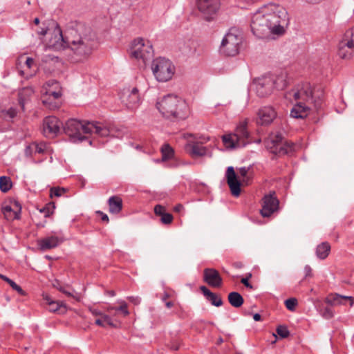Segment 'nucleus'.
<instances>
[{
    "instance_id": "obj_51",
    "label": "nucleus",
    "mask_w": 354,
    "mask_h": 354,
    "mask_svg": "<svg viewBox=\"0 0 354 354\" xmlns=\"http://www.w3.org/2000/svg\"><path fill=\"white\" fill-rule=\"evenodd\" d=\"M43 299L46 301V303L49 306L50 304L51 301H53L54 300L52 299V298L48 295H44Z\"/></svg>"
},
{
    "instance_id": "obj_49",
    "label": "nucleus",
    "mask_w": 354,
    "mask_h": 354,
    "mask_svg": "<svg viewBox=\"0 0 354 354\" xmlns=\"http://www.w3.org/2000/svg\"><path fill=\"white\" fill-rule=\"evenodd\" d=\"M241 282L247 288H249L250 289L253 288L252 285L248 281V279L247 278H243L241 280Z\"/></svg>"
},
{
    "instance_id": "obj_11",
    "label": "nucleus",
    "mask_w": 354,
    "mask_h": 354,
    "mask_svg": "<svg viewBox=\"0 0 354 354\" xmlns=\"http://www.w3.org/2000/svg\"><path fill=\"white\" fill-rule=\"evenodd\" d=\"M131 55L134 58L137 59H142L143 62L145 63L153 55L152 45L149 41L145 44L142 39H136L132 44Z\"/></svg>"
},
{
    "instance_id": "obj_57",
    "label": "nucleus",
    "mask_w": 354,
    "mask_h": 354,
    "mask_svg": "<svg viewBox=\"0 0 354 354\" xmlns=\"http://www.w3.org/2000/svg\"><path fill=\"white\" fill-rule=\"evenodd\" d=\"M0 278L2 279L3 281H6L8 283H9L10 281H11L10 279L3 274H0Z\"/></svg>"
},
{
    "instance_id": "obj_21",
    "label": "nucleus",
    "mask_w": 354,
    "mask_h": 354,
    "mask_svg": "<svg viewBox=\"0 0 354 354\" xmlns=\"http://www.w3.org/2000/svg\"><path fill=\"white\" fill-rule=\"evenodd\" d=\"M346 301H350V306L354 304V298L351 296H344L337 293H331L326 298V303L329 305H344Z\"/></svg>"
},
{
    "instance_id": "obj_10",
    "label": "nucleus",
    "mask_w": 354,
    "mask_h": 354,
    "mask_svg": "<svg viewBox=\"0 0 354 354\" xmlns=\"http://www.w3.org/2000/svg\"><path fill=\"white\" fill-rule=\"evenodd\" d=\"M153 75L158 82H167L175 73V67L171 62L164 57L154 59L151 64Z\"/></svg>"
},
{
    "instance_id": "obj_18",
    "label": "nucleus",
    "mask_w": 354,
    "mask_h": 354,
    "mask_svg": "<svg viewBox=\"0 0 354 354\" xmlns=\"http://www.w3.org/2000/svg\"><path fill=\"white\" fill-rule=\"evenodd\" d=\"M203 280L209 286L214 288H220L223 284L222 277L214 268H205L203 270Z\"/></svg>"
},
{
    "instance_id": "obj_22",
    "label": "nucleus",
    "mask_w": 354,
    "mask_h": 354,
    "mask_svg": "<svg viewBox=\"0 0 354 354\" xmlns=\"http://www.w3.org/2000/svg\"><path fill=\"white\" fill-rule=\"evenodd\" d=\"M186 150L192 157H202L207 154V149L198 142L188 143L186 145Z\"/></svg>"
},
{
    "instance_id": "obj_28",
    "label": "nucleus",
    "mask_w": 354,
    "mask_h": 354,
    "mask_svg": "<svg viewBox=\"0 0 354 354\" xmlns=\"http://www.w3.org/2000/svg\"><path fill=\"white\" fill-rule=\"evenodd\" d=\"M274 82V89L283 90L287 86L286 75H280L279 76L270 75Z\"/></svg>"
},
{
    "instance_id": "obj_27",
    "label": "nucleus",
    "mask_w": 354,
    "mask_h": 354,
    "mask_svg": "<svg viewBox=\"0 0 354 354\" xmlns=\"http://www.w3.org/2000/svg\"><path fill=\"white\" fill-rule=\"evenodd\" d=\"M21 207L17 211H13L11 206L6 205L2 208V213L7 220L19 219Z\"/></svg>"
},
{
    "instance_id": "obj_38",
    "label": "nucleus",
    "mask_w": 354,
    "mask_h": 354,
    "mask_svg": "<svg viewBox=\"0 0 354 354\" xmlns=\"http://www.w3.org/2000/svg\"><path fill=\"white\" fill-rule=\"evenodd\" d=\"M160 221L163 224H170L173 221V216L171 214L166 212L161 216Z\"/></svg>"
},
{
    "instance_id": "obj_30",
    "label": "nucleus",
    "mask_w": 354,
    "mask_h": 354,
    "mask_svg": "<svg viewBox=\"0 0 354 354\" xmlns=\"http://www.w3.org/2000/svg\"><path fill=\"white\" fill-rule=\"evenodd\" d=\"M12 183L10 177L3 176L0 177V189L2 192H8L12 187Z\"/></svg>"
},
{
    "instance_id": "obj_64",
    "label": "nucleus",
    "mask_w": 354,
    "mask_h": 354,
    "mask_svg": "<svg viewBox=\"0 0 354 354\" xmlns=\"http://www.w3.org/2000/svg\"><path fill=\"white\" fill-rule=\"evenodd\" d=\"M34 23L36 24V25H38L39 24V18H35L34 19Z\"/></svg>"
},
{
    "instance_id": "obj_3",
    "label": "nucleus",
    "mask_w": 354,
    "mask_h": 354,
    "mask_svg": "<svg viewBox=\"0 0 354 354\" xmlns=\"http://www.w3.org/2000/svg\"><path fill=\"white\" fill-rule=\"evenodd\" d=\"M286 97L292 98L295 101V104L290 110V116L297 119H304L310 115L312 110L306 104L308 101H311L314 104V107L317 113L322 109L323 104V93L314 99L313 95V89L308 82H304L298 84L293 89L286 94Z\"/></svg>"
},
{
    "instance_id": "obj_39",
    "label": "nucleus",
    "mask_w": 354,
    "mask_h": 354,
    "mask_svg": "<svg viewBox=\"0 0 354 354\" xmlns=\"http://www.w3.org/2000/svg\"><path fill=\"white\" fill-rule=\"evenodd\" d=\"M154 213L156 216L161 217L164 214L166 213V208L162 205H156L154 207Z\"/></svg>"
},
{
    "instance_id": "obj_48",
    "label": "nucleus",
    "mask_w": 354,
    "mask_h": 354,
    "mask_svg": "<svg viewBox=\"0 0 354 354\" xmlns=\"http://www.w3.org/2000/svg\"><path fill=\"white\" fill-rule=\"evenodd\" d=\"M305 277H310L312 274V268L310 266L306 265L304 268Z\"/></svg>"
},
{
    "instance_id": "obj_19",
    "label": "nucleus",
    "mask_w": 354,
    "mask_h": 354,
    "mask_svg": "<svg viewBox=\"0 0 354 354\" xmlns=\"http://www.w3.org/2000/svg\"><path fill=\"white\" fill-rule=\"evenodd\" d=\"M257 122L261 125L270 124L277 116L275 110L272 106H264L258 112Z\"/></svg>"
},
{
    "instance_id": "obj_50",
    "label": "nucleus",
    "mask_w": 354,
    "mask_h": 354,
    "mask_svg": "<svg viewBox=\"0 0 354 354\" xmlns=\"http://www.w3.org/2000/svg\"><path fill=\"white\" fill-rule=\"evenodd\" d=\"M33 63H34V59L32 58H31V57L26 58L25 64L28 68H31Z\"/></svg>"
},
{
    "instance_id": "obj_16",
    "label": "nucleus",
    "mask_w": 354,
    "mask_h": 354,
    "mask_svg": "<svg viewBox=\"0 0 354 354\" xmlns=\"http://www.w3.org/2000/svg\"><path fill=\"white\" fill-rule=\"evenodd\" d=\"M254 84L256 93L261 97L268 96L274 90V82L270 76H265L258 79Z\"/></svg>"
},
{
    "instance_id": "obj_59",
    "label": "nucleus",
    "mask_w": 354,
    "mask_h": 354,
    "mask_svg": "<svg viewBox=\"0 0 354 354\" xmlns=\"http://www.w3.org/2000/svg\"><path fill=\"white\" fill-rule=\"evenodd\" d=\"M304 1L309 3L315 4V3H319L322 0H304Z\"/></svg>"
},
{
    "instance_id": "obj_52",
    "label": "nucleus",
    "mask_w": 354,
    "mask_h": 354,
    "mask_svg": "<svg viewBox=\"0 0 354 354\" xmlns=\"http://www.w3.org/2000/svg\"><path fill=\"white\" fill-rule=\"evenodd\" d=\"M90 311L95 316H100L101 317L103 314L102 312H100L97 309H95V308H91Z\"/></svg>"
},
{
    "instance_id": "obj_62",
    "label": "nucleus",
    "mask_w": 354,
    "mask_h": 354,
    "mask_svg": "<svg viewBox=\"0 0 354 354\" xmlns=\"http://www.w3.org/2000/svg\"><path fill=\"white\" fill-rule=\"evenodd\" d=\"M170 297V295L167 292H165L162 297V301H166V299H167L169 297Z\"/></svg>"
},
{
    "instance_id": "obj_15",
    "label": "nucleus",
    "mask_w": 354,
    "mask_h": 354,
    "mask_svg": "<svg viewBox=\"0 0 354 354\" xmlns=\"http://www.w3.org/2000/svg\"><path fill=\"white\" fill-rule=\"evenodd\" d=\"M279 201L275 196V192H272L263 198L262 209L261 214L263 217H269L279 208Z\"/></svg>"
},
{
    "instance_id": "obj_45",
    "label": "nucleus",
    "mask_w": 354,
    "mask_h": 354,
    "mask_svg": "<svg viewBox=\"0 0 354 354\" xmlns=\"http://www.w3.org/2000/svg\"><path fill=\"white\" fill-rule=\"evenodd\" d=\"M17 114V111L15 108H10L6 111V115L9 117V118L12 119L16 117Z\"/></svg>"
},
{
    "instance_id": "obj_26",
    "label": "nucleus",
    "mask_w": 354,
    "mask_h": 354,
    "mask_svg": "<svg viewBox=\"0 0 354 354\" xmlns=\"http://www.w3.org/2000/svg\"><path fill=\"white\" fill-rule=\"evenodd\" d=\"M330 252V245L328 242H322L316 248V255L320 259H325Z\"/></svg>"
},
{
    "instance_id": "obj_46",
    "label": "nucleus",
    "mask_w": 354,
    "mask_h": 354,
    "mask_svg": "<svg viewBox=\"0 0 354 354\" xmlns=\"http://www.w3.org/2000/svg\"><path fill=\"white\" fill-rule=\"evenodd\" d=\"M127 299L130 302L133 304L134 305H138L140 303V300H141L140 298L139 297H138V296H136V297H134V296L128 297Z\"/></svg>"
},
{
    "instance_id": "obj_33",
    "label": "nucleus",
    "mask_w": 354,
    "mask_h": 354,
    "mask_svg": "<svg viewBox=\"0 0 354 354\" xmlns=\"http://www.w3.org/2000/svg\"><path fill=\"white\" fill-rule=\"evenodd\" d=\"M120 304H121L119 307H110L108 308V311H110L111 310H115L116 311H121L124 315H128L129 314V310H127V304L125 301H120Z\"/></svg>"
},
{
    "instance_id": "obj_58",
    "label": "nucleus",
    "mask_w": 354,
    "mask_h": 354,
    "mask_svg": "<svg viewBox=\"0 0 354 354\" xmlns=\"http://www.w3.org/2000/svg\"><path fill=\"white\" fill-rule=\"evenodd\" d=\"M44 150L41 147H39V145H37L36 147V152L38 153H44Z\"/></svg>"
},
{
    "instance_id": "obj_13",
    "label": "nucleus",
    "mask_w": 354,
    "mask_h": 354,
    "mask_svg": "<svg viewBox=\"0 0 354 354\" xmlns=\"http://www.w3.org/2000/svg\"><path fill=\"white\" fill-rule=\"evenodd\" d=\"M219 6V0H197L198 8L207 21L213 19Z\"/></svg>"
},
{
    "instance_id": "obj_53",
    "label": "nucleus",
    "mask_w": 354,
    "mask_h": 354,
    "mask_svg": "<svg viewBox=\"0 0 354 354\" xmlns=\"http://www.w3.org/2000/svg\"><path fill=\"white\" fill-rule=\"evenodd\" d=\"M19 102L20 106H21V109L24 110V101L22 99V93H20L19 95Z\"/></svg>"
},
{
    "instance_id": "obj_4",
    "label": "nucleus",
    "mask_w": 354,
    "mask_h": 354,
    "mask_svg": "<svg viewBox=\"0 0 354 354\" xmlns=\"http://www.w3.org/2000/svg\"><path fill=\"white\" fill-rule=\"evenodd\" d=\"M63 129L64 133L69 137L70 141L74 143L87 140L88 136L83 134L95 133L100 137H107L110 134V130L107 127L99 122L88 120L70 119L63 125Z\"/></svg>"
},
{
    "instance_id": "obj_23",
    "label": "nucleus",
    "mask_w": 354,
    "mask_h": 354,
    "mask_svg": "<svg viewBox=\"0 0 354 354\" xmlns=\"http://www.w3.org/2000/svg\"><path fill=\"white\" fill-rule=\"evenodd\" d=\"M200 290L203 292L206 299L211 303L212 305L219 307L223 305V300L218 295L212 292L206 286H202Z\"/></svg>"
},
{
    "instance_id": "obj_36",
    "label": "nucleus",
    "mask_w": 354,
    "mask_h": 354,
    "mask_svg": "<svg viewBox=\"0 0 354 354\" xmlns=\"http://www.w3.org/2000/svg\"><path fill=\"white\" fill-rule=\"evenodd\" d=\"M64 193H66V189L64 188L53 187L50 189V196L51 198H53L54 196L59 197Z\"/></svg>"
},
{
    "instance_id": "obj_35",
    "label": "nucleus",
    "mask_w": 354,
    "mask_h": 354,
    "mask_svg": "<svg viewBox=\"0 0 354 354\" xmlns=\"http://www.w3.org/2000/svg\"><path fill=\"white\" fill-rule=\"evenodd\" d=\"M297 300L295 298H289L285 301V306L288 310L294 311L297 306Z\"/></svg>"
},
{
    "instance_id": "obj_37",
    "label": "nucleus",
    "mask_w": 354,
    "mask_h": 354,
    "mask_svg": "<svg viewBox=\"0 0 354 354\" xmlns=\"http://www.w3.org/2000/svg\"><path fill=\"white\" fill-rule=\"evenodd\" d=\"M53 286L55 288H56L57 290H59L60 292H62V293L68 295V296H71L72 294L68 292L66 288L65 287H64L63 286H62L59 283V281L56 280L53 283Z\"/></svg>"
},
{
    "instance_id": "obj_29",
    "label": "nucleus",
    "mask_w": 354,
    "mask_h": 354,
    "mask_svg": "<svg viewBox=\"0 0 354 354\" xmlns=\"http://www.w3.org/2000/svg\"><path fill=\"white\" fill-rule=\"evenodd\" d=\"M48 310L50 312L57 313L59 314H64L66 310V306L62 301H53L48 306Z\"/></svg>"
},
{
    "instance_id": "obj_1",
    "label": "nucleus",
    "mask_w": 354,
    "mask_h": 354,
    "mask_svg": "<svg viewBox=\"0 0 354 354\" xmlns=\"http://www.w3.org/2000/svg\"><path fill=\"white\" fill-rule=\"evenodd\" d=\"M53 35L49 41V46L55 50L68 48L71 52V59L75 62L86 60L97 48L95 32L89 26L81 21L68 22L64 36L57 24Z\"/></svg>"
},
{
    "instance_id": "obj_55",
    "label": "nucleus",
    "mask_w": 354,
    "mask_h": 354,
    "mask_svg": "<svg viewBox=\"0 0 354 354\" xmlns=\"http://www.w3.org/2000/svg\"><path fill=\"white\" fill-rule=\"evenodd\" d=\"M183 209V206L181 204L176 205L174 209L176 212H180Z\"/></svg>"
},
{
    "instance_id": "obj_20",
    "label": "nucleus",
    "mask_w": 354,
    "mask_h": 354,
    "mask_svg": "<svg viewBox=\"0 0 354 354\" xmlns=\"http://www.w3.org/2000/svg\"><path fill=\"white\" fill-rule=\"evenodd\" d=\"M63 239L56 236H47L37 240V245L41 251H46L57 247Z\"/></svg>"
},
{
    "instance_id": "obj_9",
    "label": "nucleus",
    "mask_w": 354,
    "mask_h": 354,
    "mask_svg": "<svg viewBox=\"0 0 354 354\" xmlns=\"http://www.w3.org/2000/svg\"><path fill=\"white\" fill-rule=\"evenodd\" d=\"M249 171L248 167H241L239 169V174L242 178L241 180L238 179V176L235 173L233 167L230 166L227 168L225 172V178L227 183L230 187L232 194L234 196H239L241 193V186L242 184H248L250 178L248 176Z\"/></svg>"
},
{
    "instance_id": "obj_40",
    "label": "nucleus",
    "mask_w": 354,
    "mask_h": 354,
    "mask_svg": "<svg viewBox=\"0 0 354 354\" xmlns=\"http://www.w3.org/2000/svg\"><path fill=\"white\" fill-rule=\"evenodd\" d=\"M8 284L12 287V288L13 290H16L19 295H26L25 291L21 288V286L17 285L12 279H11V281H10V283Z\"/></svg>"
},
{
    "instance_id": "obj_43",
    "label": "nucleus",
    "mask_w": 354,
    "mask_h": 354,
    "mask_svg": "<svg viewBox=\"0 0 354 354\" xmlns=\"http://www.w3.org/2000/svg\"><path fill=\"white\" fill-rule=\"evenodd\" d=\"M46 85L50 88L57 89L59 88V82L55 80H50L46 82Z\"/></svg>"
},
{
    "instance_id": "obj_44",
    "label": "nucleus",
    "mask_w": 354,
    "mask_h": 354,
    "mask_svg": "<svg viewBox=\"0 0 354 354\" xmlns=\"http://www.w3.org/2000/svg\"><path fill=\"white\" fill-rule=\"evenodd\" d=\"M101 318L103 321V323H106L108 325H109L110 326H112V327H114L115 325L113 323L112 320H111V318L110 317V316L107 315H105V314H102V315L101 316Z\"/></svg>"
},
{
    "instance_id": "obj_6",
    "label": "nucleus",
    "mask_w": 354,
    "mask_h": 354,
    "mask_svg": "<svg viewBox=\"0 0 354 354\" xmlns=\"http://www.w3.org/2000/svg\"><path fill=\"white\" fill-rule=\"evenodd\" d=\"M265 145L270 153L279 157L285 155L290 156L295 150V145L286 140L281 133L270 135L265 140Z\"/></svg>"
},
{
    "instance_id": "obj_56",
    "label": "nucleus",
    "mask_w": 354,
    "mask_h": 354,
    "mask_svg": "<svg viewBox=\"0 0 354 354\" xmlns=\"http://www.w3.org/2000/svg\"><path fill=\"white\" fill-rule=\"evenodd\" d=\"M253 319L254 321L256 322H259L261 320V316L260 314L259 313H255L254 315H253Z\"/></svg>"
},
{
    "instance_id": "obj_12",
    "label": "nucleus",
    "mask_w": 354,
    "mask_h": 354,
    "mask_svg": "<svg viewBox=\"0 0 354 354\" xmlns=\"http://www.w3.org/2000/svg\"><path fill=\"white\" fill-rule=\"evenodd\" d=\"M354 48V29L348 30L338 46V55L342 59L352 57L351 50Z\"/></svg>"
},
{
    "instance_id": "obj_25",
    "label": "nucleus",
    "mask_w": 354,
    "mask_h": 354,
    "mask_svg": "<svg viewBox=\"0 0 354 354\" xmlns=\"http://www.w3.org/2000/svg\"><path fill=\"white\" fill-rule=\"evenodd\" d=\"M227 299L230 305L234 308H239L244 303L243 297L238 292H230L227 296Z\"/></svg>"
},
{
    "instance_id": "obj_2",
    "label": "nucleus",
    "mask_w": 354,
    "mask_h": 354,
    "mask_svg": "<svg viewBox=\"0 0 354 354\" xmlns=\"http://www.w3.org/2000/svg\"><path fill=\"white\" fill-rule=\"evenodd\" d=\"M288 21L285 8L277 5H269L257 10L251 20L252 33L259 39L268 37L270 34L282 35L284 25Z\"/></svg>"
},
{
    "instance_id": "obj_34",
    "label": "nucleus",
    "mask_w": 354,
    "mask_h": 354,
    "mask_svg": "<svg viewBox=\"0 0 354 354\" xmlns=\"http://www.w3.org/2000/svg\"><path fill=\"white\" fill-rule=\"evenodd\" d=\"M55 205L53 203H48L45 207H42L39 211L41 213L44 214V216L48 217L53 213Z\"/></svg>"
},
{
    "instance_id": "obj_42",
    "label": "nucleus",
    "mask_w": 354,
    "mask_h": 354,
    "mask_svg": "<svg viewBox=\"0 0 354 354\" xmlns=\"http://www.w3.org/2000/svg\"><path fill=\"white\" fill-rule=\"evenodd\" d=\"M322 315L325 319H330L333 317V312L330 308L326 307L323 309Z\"/></svg>"
},
{
    "instance_id": "obj_63",
    "label": "nucleus",
    "mask_w": 354,
    "mask_h": 354,
    "mask_svg": "<svg viewBox=\"0 0 354 354\" xmlns=\"http://www.w3.org/2000/svg\"><path fill=\"white\" fill-rule=\"evenodd\" d=\"M107 295L111 297H113L115 295V293L114 290H109V291H107Z\"/></svg>"
},
{
    "instance_id": "obj_5",
    "label": "nucleus",
    "mask_w": 354,
    "mask_h": 354,
    "mask_svg": "<svg viewBox=\"0 0 354 354\" xmlns=\"http://www.w3.org/2000/svg\"><path fill=\"white\" fill-rule=\"evenodd\" d=\"M156 107L163 116L174 120H185L189 109L185 101L177 95L169 94L156 102Z\"/></svg>"
},
{
    "instance_id": "obj_54",
    "label": "nucleus",
    "mask_w": 354,
    "mask_h": 354,
    "mask_svg": "<svg viewBox=\"0 0 354 354\" xmlns=\"http://www.w3.org/2000/svg\"><path fill=\"white\" fill-rule=\"evenodd\" d=\"M95 324H97V326H102V327H104V324L103 323V321L102 319V318H99V319H97L95 321Z\"/></svg>"
},
{
    "instance_id": "obj_60",
    "label": "nucleus",
    "mask_w": 354,
    "mask_h": 354,
    "mask_svg": "<svg viewBox=\"0 0 354 354\" xmlns=\"http://www.w3.org/2000/svg\"><path fill=\"white\" fill-rule=\"evenodd\" d=\"M47 29L46 28H41V30L38 31V34L41 35H45L47 33Z\"/></svg>"
},
{
    "instance_id": "obj_41",
    "label": "nucleus",
    "mask_w": 354,
    "mask_h": 354,
    "mask_svg": "<svg viewBox=\"0 0 354 354\" xmlns=\"http://www.w3.org/2000/svg\"><path fill=\"white\" fill-rule=\"evenodd\" d=\"M47 93L50 97H53L54 99H58L62 95V93L60 91V88H57V89H55V90L49 89L47 91Z\"/></svg>"
},
{
    "instance_id": "obj_17",
    "label": "nucleus",
    "mask_w": 354,
    "mask_h": 354,
    "mask_svg": "<svg viewBox=\"0 0 354 354\" xmlns=\"http://www.w3.org/2000/svg\"><path fill=\"white\" fill-rule=\"evenodd\" d=\"M122 102L129 109L137 108L140 102V98L137 88H133L131 91L129 89L124 91L121 97Z\"/></svg>"
},
{
    "instance_id": "obj_7",
    "label": "nucleus",
    "mask_w": 354,
    "mask_h": 354,
    "mask_svg": "<svg viewBox=\"0 0 354 354\" xmlns=\"http://www.w3.org/2000/svg\"><path fill=\"white\" fill-rule=\"evenodd\" d=\"M222 141L226 148L231 149L244 147L250 143L252 141L247 129V122H241L233 133L223 135Z\"/></svg>"
},
{
    "instance_id": "obj_31",
    "label": "nucleus",
    "mask_w": 354,
    "mask_h": 354,
    "mask_svg": "<svg viewBox=\"0 0 354 354\" xmlns=\"http://www.w3.org/2000/svg\"><path fill=\"white\" fill-rule=\"evenodd\" d=\"M162 159L167 160L171 158L174 156V149L168 144H165L161 147Z\"/></svg>"
},
{
    "instance_id": "obj_32",
    "label": "nucleus",
    "mask_w": 354,
    "mask_h": 354,
    "mask_svg": "<svg viewBox=\"0 0 354 354\" xmlns=\"http://www.w3.org/2000/svg\"><path fill=\"white\" fill-rule=\"evenodd\" d=\"M276 332L281 338H286L290 335V331L286 326L280 325L277 328Z\"/></svg>"
},
{
    "instance_id": "obj_14",
    "label": "nucleus",
    "mask_w": 354,
    "mask_h": 354,
    "mask_svg": "<svg viewBox=\"0 0 354 354\" xmlns=\"http://www.w3.org/2000/svg\"><path fill=\"white\" fill-rule=\"evenodd\" d=\"M62 122L55 116H48L44 119L43 133L49 138L55 137L60 131Z\"/></svg>"
},
{
    "instance_id": "obj_61",
    "label": "nucleus",
    "mask_w": 354,
    "mask_h": 354,
    "mask_svg": "<svg viewBox=\"0 0 354 354\" xmlns=\"http://www.w3.org/2000/svg\"><path fill=\"white\" fill-rule=\"evenodd\" d=\"M165 306L167 308H170L174 306V302L172 301H166Z\"/></svg>"
},
{
    "instance_id": "obj_47",
    "label": "nucleus",
    "mask_w": 354,
    "mask_h": 354,
    "mask_svg": "<svg viewBox=\"0 0 354 354\" xmlns=\"http://www.w3.org/2000/svg\"><path fill=\"white\" fill-rule=\"evenodd\" d=\"M96 214H99L101 216V220L103 222L109 223V219L108 216L106 214L103 213L101 211H97Z\"/></svg>"
},
{
    "instance_id": "obj_24",
    "label": "nucleus",
    "mask_w": 354,
    "mask_h": 354,
    "mask_svg": "<svg viewBox=\"0 0 354 354\" xmlns=\"http://www.w3.org/2000/svg\"><path fill=\"white\" fill-rule=\"evenodd\" d=\"M109 212L113 214H119L122 209V200L120 196H113L108 200Z\"/></svg>"
},
{
    "instance_id": "obj_8",
    "label": "nucleus",
    "mask_w": 354,
    "mask_h": 354,
    "mask_svg": "<svg viewBox=\"0 0 354 354\" xmlns=\"http://www.w3.org/2000/svg\"><path fill=\"white\" fill-rule=\"evenodd\" d=\"M243 37L240 31L235 28H232L222 39L220 52L226 56H235L239 53Z\"/></svg>"
}]
</instances>
